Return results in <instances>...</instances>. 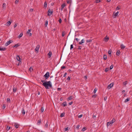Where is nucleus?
<instances>
[{
    "label": "nucleus",
    "instance_id": "obj_1",
    "mask_svg": "<svg viewBox=\"0 0 132 132\" xmlns=\"http://www.w3.org/2000/svg\"><path fill=\"white\" fill-rule=\"evenodd\" d=\"M41 82L43 83V85L46 89H48L49 88H51L52 86L51 82L50 81L45 82L43 80H41Z\"/></svg>",
    "mask_w": 132,
    "mask_h": 132
},
{
    "label": "nucleus",
    "instance_id": "obj_2",
    "mask_svg": "<svg viewBox=\"0 0 132 132\" xmlns=\"http://www.w3.org/2000/svg\"><path fill=\"white\" fill-rule=\"evenodd\" d=\"M53 10H51L50 9H49L48 11V14L47 15L48 16H50L53 13Z\"/></svg>",
    "mask_w": 132,
    "mask_h": 132
},
{
    "label": "nucleus",
    "instance_id": "obj_3",
    "mask_svg": "<svg viewBox=\"0 0 132 132\" xmlns=\"http://www.w3.org/2000/svg\"><path fill=\"white\" fill-rule=\"evenodd\" d=\"M49 76V73L48 72H47L46 73L44 76V77H45L46 79H48Z\"/></svg>",
    "mask_w": 132,
    "mask_h": 132
},
{
    "label": "nucleus",
    "instance_id": "obj_4",
    "mask_svg": "<svg viewBox=\"0 0 132 132\" xmlns=\"http://www.w3.org/2000/svg\"><path fill=\"white\" fill-rule=\"evenodd\" d=\"M39 47L40 46L39 45H37L36 46V47L35 49V50L36 52L37 53L38 52Z\"/></svg>",
    "mask_w": 132,
    "mask_h": 132
},
{
    "label": "nucleus",
    "instance_id": "obj_5",
    "mask_svg": "<svg viewBox=\"0 0 132 132\" xmlns=\"http://www.w3.org/2000/svg\"><path fill=\"white\" fill-rule=\"evenodd\" d=\"M113 85L114 84L113 83H111L109 85H108V89H110L113 86Z\"/></svg>",
    "mask_w": 132,
    "mask_h": 132
},
{
    "label": "nucleus",
    "instance_id": "obj_6",
    "mask_svg": "<svg viewBox=\"0 0 132 132\" xmlns=\"http://www.w3.org/2000/svg\"><path fill=\"white\" fill-rule=\"evenodd\" d=\"M12 42V41L11 40L7 41L5 44V45L6 46H7L10 44Z\"/></svg>",
    "mask_w": 132,
    "mask_h": 132
},
{
    "label": "nucleus",
    "instance_id": "obj_7",
    "mask_svg": "<svg viewBox=\"0 0 132 132\" xmlns=\"http://www.w3.org/2000/svg\"><path fill=\"white\" fill-rule=\"evenodd\" d=\"M16 58L17 60L19 61V63H21V60H20V58L19 55H17Z\"/></svg>",
    "mask_w": 132,
    "mask_h": 132
},
{
    "label": "nucleus",
    "instance_id": "obj_8",
    "mask_svg": "<svg viewBox=\"0 0 132 132\" xmlns=\"http://www.w3.org/2000/svg\"><path fill=\"white\" fill-rule=\"evenodd\" d=\"M112 124V123H111V121L107 123V127L109 126H111Z\"/></svg>",
    "mask_w": 132,
    "mask_h": 132
},
{
    "label": "nucleus",
    "instance_id": "obj_9",
    "mask_svg": "<svg viewBox=\"0 0 132 132\" xmlns=\"http://www.w3.org/2000/svg\"><path fill=\"white\" fill-rule=\"evenodd\" d=\"M31 29H29L27 32V33L29 34V35L30 36H31L32 35L31 33H30V32L31 31Z\"/></svg>",
    "mask_w": 132,
    "mask_h": 132
},
{
    "label": "nucleus",
    "instance_id": "obj_10",
    "mask_svg": "<svg viewBox=\"0 0 132 132\" xmlns=\"http://www.w3.org/2000/svg\"><path fill=\"white\" fill-rule=\"evenodd\" d=\"M52 52H51V51H50L49 52L48 54V55L49 56V58H50L51 57V56L52 55Z\"/></svg>",
    "mask_w": 132,
    "mask_h": 132
},
{
    "label": "nucleus",
    "instance_id": "obj_11",
    "mask_svg": "<svg viewBox=\"0 0 132 132\" xmlns=\"http://www.w3.org/2000/svg\"><path fill=\"white\" fill-rule=\"evenodd\" d=\"M120 47L121 49L123 50L124 49L125 47V46L123 45L122 44L121 45Z\"/></svg>",
    "mask_w": 132,
    "mask_h": 132
},
{
    "label": "nucleus",
    "instance_id": "obj_12",
    "mask_svg": "<svg viewBox=\"0 0 132 132\" xmlns=\"http://www.w3.org/2000/svg\"><path fill=\"white\" fill-rule=\"evenodd\" d=\"M41 119H39L38 120L37 122V124L38 125H39L40 124V123L41 122Z\"/></svg>",
    "mask_w": 132,
    "mask_h": 132
},
{
    "label": "nucleus",
    "instance_id": "obj_13",
    "mask_svg": "<svg viewBox=\"0 0 132 132\" xmlns=\"http://www.w3.org/2000/svg\"><path fill=\"white\" fill-rule=\"evenodd\" d=\"M119 14V12H117L115 14L113 15V17L114 18H116V16H117Z\"/></svg>",
    "mask_w": 132,
    "mask_h": 132
},
{
    "label": "nucleus",
    "instance_id": "obj_14",
    "mask_svg": "<svg viewBox=\"0 0 132 132\" xmlns=\"http://www.w3.org/2000/svg\"><path fill=\"white\" fill-rule=\"evenodd\" d=\"M109 39V38L108 37H107V36H106L105 39H104V40L105 42H107L108 41Z\"/></svg>",
    "mask_w": 132,
    "mask_h": 132
},
{
    "label": "nucleus",
    "instance_id": "obj_15",
    "mask_svg": "<svg viewBox=\"0 0 132 132\" xmlns=\"http://www.w3.org/2000/svg\"><path fill=\"white\" fill-rule=\"evenodd\" d=\"M20 46V45H19V44H15V45L13 46V47H15L16 48L18 46Z\"/></svg>",
    "mask_w": 132,
    "mask_h": 132
},
{
    "label": "nucleus",
    "instance_id": "obj_16",
    "mask_svg": "<svg viewBox=\"0 0 132 132\" xmlns=\"http://www.w3.org/2000/svg\"><path fill=\"white\" fill-rule=\"evenodd\" d=\"M14 126L16 128H17L18 127V124L17 123H14Z\"/></svg>",
    "mask_w": 132,
    "mask_h": 132
},
{
    "label": "nucleus",
    "instance_id": "obj_17",
    "mask_svg": "<svg viewBox=\"0 0 132 132\" xmlns=\"http://www.w3.org/2000/svg\"><path fill=\"white\" fill-rule=\"evenodd\" d=\"M116 121V120L114 118H113L112 120L111 121V122L112 124L114 123Z\"/></svg>",
    "mask_w": 132,
    "mask_h": 132
},
{
    "label": "nucleus",
    "instance_id": "obj_18",
    "mask_svg": "<svg viewBox=\"0 0 132 132\" xmlns=\"http://www.w3.org/2000/svg\"><path fill=\"white\" fill-rule=\"evenodd\" d=\"M84 39H82L81 40V41L79 42V44H81L82 43H84Z\"/></svg>",
    "mask_w": 132,
    "mask_h": 132
},
{
    "label": "nucleus",
    "instance_id": "obj_19",
    "mask_svg": "<svg viewBox=\"0 0 132 132\" xmlns=\"http://www.w3.org/2000/svg\"><path fill=\"white\" fill-rule=\"evenodd\" d=\"M62 105L64 107H65L67 105V103L65 102H63L62 104Z\"/></svg>",
    "mask_w": 132,
    "mask_h": 132
},
{
    "label": "nucleus",
    "instance_id": "obj_20",
    "mask_svg": "<svg viewBox=\"0 0 132 132\" xmlns=\"http://www.w3.org/2000/svg\"><path fill=\"white\" fill-rule=\"evenodd\" d=\"M23 35V34L22 33H20V34L19 35L18 38H20L22 37Z\"/></svg>",
    "mask_w": 132,
    "mask_h": 132
},
{
    "label": "nucleus",
    "instance_id": "obj_21",
    "mask_svg": "<svg viewBox=\"0 0 132 132\" xmlns=\"http://www.w3.org/2000/svg\"><path fill=\"white\" fill-rule=\"evenodd\" d=\"M120 53V52L119 51H118L116 52V54L117 55H119Z\"/></svg>",
    "mask_w": 132,
    "mask_h": 132
},
{
    "label": "nucleus",
    "instance_id": "obj_22",
    "mask_svg": "<svg viewBox=\"0 0 132 132\" xmlns=\"http://www.w3.org/2000/svg\"><path fill=\"white\" fill-rule=\"evenodd\" d=\"M22 113L23 115H24L25 113V111L24 109H23L22 110Z\"/></svg>",
    "mask_w": 132,
    "mask_h": 132
},
{
    "label": "nucleus",
    "instance_id": "obj_23",
    "mask_svg": "<svg viewBox=\"0 0 132 132\" xmlns=\"http://www.w3.org/2000/svg\"><path fill=\"white\" fill-rule=\"evenodd\" d=\"M44 6L46 8L47 7V3L46 2H45L44 4Z\"/></svg>",
    "mask_w": 132,
    "mask_h": 132
},
{
    "label": "nucleus",
    "instance_id": "obj_24",
    "mask_svg": "<svg viewBox=\"0 0 132 132\" xmlns=\"http://www.w3.org/2000/svg\"><path fill=\"white\" fill-rule=\"evenodd\" d=\"M130 98H129V99L128 98H127V99H126L125 100V103H126V102H128V101H130Z\"/></svg>",
    "mask_w": 132,
    "mask_h": 132
},
{
    "label": "nucleus",
    "instance_id": "obj_25",
    "mask_svg": "<svg viewBox=\"0 0 132 132\" xmlns=\"http://www.w3.org/2000/svg\"><path fill=\"white\" fill-rule=\"evenodd\" d=\"M65 6V3H63L61 5V7L62 8H64V7Z\"/></svg>",
    "mask_w": 132,
    "mask_h": 132
},
{
    "label": "nucleus",
    "instance_id": "obj_26",
    "mask_svg": "<svg viewBox=\"0 0 132 132\" xmlns=\"http://www.w3.org/2000/svg\"><path fill=\"white\" fill-rule=\"evenodd\" d=\"M64 114H65V113H63L61 114L60 116L61 117H63L64 116Z\"/></svg>",
    "mask_w": 132,
    "mask_h": 132
},
{
    "label": "nucleus",
    "instance_id": "obj_27",
    "mask_svg": "<svg viewBox=\"0 0 132 132\" xmlns=\"http://www.w3.org/2000/svg\"><path fill=\"white\" fill-rule=\"evenodd\" d=\"M6 48H0V51H5L6 50Z\"/></svg>",
    "mask_w": 132,
    "mask_h": 132
},
{
    "label": "nucleus",
    "instance_id": "obj_28",
    "mask_svg": "<svg viewBox=\"0 0 132 132\" xmlns=\"http://www.w3.org/2000/svg\"><path fill=\"white\" fill-rule=\"evenodd\" d=\"M48 21L47 20H46V21L45 24V27H46L47 26V25L48 24Z\"/></svg>",
    "mask_w": 132,
    "mask_h": 132
},
{
    "label": "nucleus",
    "instance_id": "obj_29",
    "mask_svg": "<svg viewBox=\"0 0 132 132\" xmlns=\"http://www.w3.org/2000/svg\"><path fill=\"white\" fill-rule=\"evenodd\" d=\"M103 59L104 60H106L107 59V56L106 55H104L103 56Z\"/></svg>",
    "mask_w": 132,
    "mask_h": 132
},
{
    "label": "nucleus",
    "instance_id": "obj_30",
    "mask_svg": "<svg viewBox=\"0 0 132 132\" xmlns=\"http://www.w3.org/2000/svg\"><path fill=\"white\" fill-rule=\"evenodd\" d=\"M96 115H94V113L92 116V118L94 119H96Z\"/></svg>",
    "mask_w": 132,
    "mask_h": 132
},
{
    "label": "nucleus",
    "instance_id": "obj_31",
    "mask_svg": "<svg viewBox=\"0 0 132 132\" xmlns=\"http://www.w3.org/2000/svg\"><path fill=\"white\" fill-rule=\"evenodd\" d=\"M13 90L14 92H15L16 90V89L15 87H13Z\"/></svg>",
    "mask_w": 132,
    "mask_h": 132
},
{
    "label": "nucleus",
    "instance_id": "obj_32",
    "mask_svg": "<svg viewBox=\"0 0 132 132\" xmlns=\"http://www.w3.org/2000/svg\"><path fill=\"white\" fill-rule=\"evenodd\" d=\"M3 7L5 9L6 7V4L5 3H4L3 4Z\"/></svg>",
    "mask_w": 132,
    "mask_h": 132
},
{
    "label": "nucleus",
    "instance_id": "obj_33",
    "mask_svg": "<svg viewBox=\"0 0 132 132\" xmlns=\"http://www.w3.org/2000/svg\"><path fill=\"white\" fill-rule=\"evenodd\" d=\"M11 22L10 21H9L8 22H7V24L9 25H10L11 24Z\"/></svg>",
    "mask_w": 132,
    "mask_h": 132
},
{
    "label": "nucleus",
    "instance_id": "obj_34",
    "mask_svg": "<svg viewBox=\"0 0 132 132\" xmlns=\"http://www.w3.org/2000/svg\"><path fill=\"white\" fill-rule=\"evenodd\" d=\"M45 127L46 128H48V125L47 124V122L46 124H45Z\"/></svg>",
    "mask_w": 132,
    "mask_h": 132
},
{
    "label": "nucleus",
    "instance_id": "obj_35",
    "mask_svg": "<svg viewBox=\"0 0 132 132\" xmlns=\"http://www.w3.org/2000/svg\"><path fill=\"white\" fill-rule=\"evenodd\" d=\"M44 108L43 107H42L41 108V111L42 112H43L44 111Z\"/></svg>",
    "mask_w": 132,
    "mask_h": 132
},
{
    "label": "nucleus",
    "instance_id": "obj_36",
    "mask_svg": "<svg viewBox=\"0 0 132 132\" xmlns=\"http://www.w3.org/2000/svg\"><path fill=\"white\" fill-rule=\"evenodd\" d=\"M32 70V67H30L29 68V71L30 72H31Z\"/></svg>",
    "mask_w": 132,
    "mask_h": 132
},
{
    "label": "nucleus",
    "instance_id": "obj_37",
    "mask_svg": "<svg viewBox=\"0 0 132 132\" xmlns=\"http://www.w3.org/2000/svg\"><path fill=\"white\" fill-rule=\"evenodd\" d=\"M127 81H126L125 82H123V84L125 86H126V85L127 84Z\"/></svg>",
    "mask_w": 132,
    "mask_h": 132
},
{
    "label": "nucleus",
    "instance_id": "obj_38",
    "mask_svg": "<svg viewBox=\"0 0 132 132\" xmlns=\"http://www.w3.org/2000/svg\"><path fill=\"white\" fill-rule=\"evenodd\" d=\"M65 35V32H63L62 33V37H64V36Z\"/></svg>",
    "mask_w": 132,
    "mask_h": 132
},
{
    "label": "nucleus",
    "instance_id": "obj_39",
    "mask_svg": "<svg viewBox=\"0 0 132 132\" xmlns=\"http://www.w3.org/2000/svg\"><path fill=\"white\" fill-rule=\"evenodd\" d=\"M97 89H96V88H95L94 90V91H93V93H95L96 92V91H97Z\"/></svg>",
    "mask_w": 132,
    "mask_h": 132
},
{
    "label": "nucleus",
    "instance_id": "obj_40",
    "mask_svg": "<svg viewBox=\"0 0 132 132\" xmlns=\"http://www.w3.org/2000/svg\"><path fill=\"white\" fill-rule=\"evenodd\" d=\"M86 128L85 127H83V128L81 130L82 131H84L85 130H86Z\"/></svg>",
    "mask_w": 132,
    "mask_h": 132
},
{
    "label": "nucleus",
    "instance_id": "obj_41",
    "mask_svg": "<svg viewBox=\"0 0 132 132\" xmlns=\"http://www.w3.org/2000/svg\"><path fill=\"white\" fill-rule=\"evenodd\" d=\"M111 50H110L108 52V53L109 54H111Z\"/></svg>",
    "mask_w": 132,
    "mask_h": 132
},
{
    "label": "nucleus",
    "instance_id": "obj_42",
    "mask_svg": "<svg viewBox=\"0 0 132 132\" xmlns=\"http://www.w3.org/2000/svg\"><path fill=\"white\" fill-rule=\"evenodd\" d=\"M7 101L8 102H10V99L9 98H7Z\"/></svg>",
    "mask_w": 132,
    "mask_h": 132
},
{
    "label": "nucleus",
    "instance_id": "obj_43",
    "mask_svg": "<svg viewBox=\"0 0 132 132\" xmlns=\"http://www.w3.org/2000/svg\"><path fill=\"white\" fill-rule=\"evenodd\" d=\"M72 99V97H71V96H70L69 97L68 99H67V100L69 101V100H71V99Z\"/></svg>",
    "mask_w": 132,
    "mask_h": 132
},
{
    "label": "nucleus",
    "instance_id": "obj_44",
    "mask_svg": "<svg viewBox=\"0 0 132 132\" xmlns=\"http://www.w3.org/2000/svg\"><path fill=\"white\" fill-rule=\"evenodd\" d=\"M19 1V0H16V1L15 2V3L16 4H18V2Z\"/></svg>",
    "mask_w": 132,
    "mask_h": 132
},
{
    "label": "nucleus",
    "instance_id": "obj_45",
    "mask_svg": "<svg viewBox=\"0 0 132 132\" xmlns=\"http://www.w3.org/2000/svg\"><path fill=\"white\" fill-rule=\"evenodd\" d=\"M92 40H86V42L87 43H89L91 42Z\"/></svg>",
    "mask_w": 132,
    "mask_h": 132
},
{
    "label": "nucleus",
    "instance_id": "obj_46",
    "mask_svg": "<svg viewBox=\"0 0 132 132\" xmlns=\"http://www.w3.org/2000/svg\"><path fill=\"white\" fill-rule=\"evenodd\" d=\"M113 68V65H111L110 66V69H112Z\"/></svg>",
    "mask_w": 132,
    "mask_h": 132
},
{
    "label": "nucleus",
    "instance_id": "obj_47",
    "mask_svg": "<svg viewBox=\"0 0 132 132\" xmlns=\"http://www.w3.org/2000/svg\"><path fill=\"white\" fill-rule=\"evenodd\" d=\"M73 48V44H71L70 45V49L71 50Z\"/></svg>",
    "mask_w": 132,
    "mask_h": 132
},
{
    "label": "nucleus",
    "instance_id": "obj_48",
    "mask_svg": "<svg viewBox=\"0 0 132 132\" xmlns=\"http://www.w3.org/2000/svg\"><path fill=\"white\" fill-rule=\"evenodd\" d=\"M65 68V66H62L61 67V69H64Z\"/></svg>",
    "mask_w": 132,
    "mask_h": 132
},
{
    "label": "nucleus",
    "instance_id": "obj_49",
    "mask_svg": "<svg viewBox=\"0 0 132 132\" xmlns=\"http://www.w3.org/2000/svg\"><path fill=\"white\" fill-rule=\"evenodd\" d=\"M5 107H6V106H5V105L4 104L3 105L2 108L3 109H4L5 108Z\"/></svg>",
    "mask_w": 132,
    "mask_h": 132
},
{
    "label": "nucleus",
    "instance_id": "obj_50",
    "mask_svg": "<svg viewBox=\"0 0 132 132\" xmlns=\"http://www.w3.org/2000/svg\"><path fill=\"white\" fill-rule=\"evenodd\" d=\"M69 128L68 127H67L65 128V131H67L68 130Z\"/></svg>",
    "mask_w": 132,
    "mask_h": 132
},
{
    "label": "nucleus",
    "instance_id": "obj_51",
    "mask_svg": "<svg viewBox=\"0 0 132 132\" xmlns=\"http://www.w3.org/2000/svg\"><path fill=\"white\" fill-rule=\"evenodd\" d=\"M59 22L60 23H61V22H62V20H61V19H60L59 20Z\"/></svg>",
    "mask_w": 132,
    "mask_h": 132
},
{
    "label": "nucleus",
    "instance_id": "obj_52",
    "mask_svg": "<svg viewBox=\"0 0 132 132\" xmlns=\"http://www.w3.org/2000/svg\"><path fill=\"white\" fill-rule=\"evenodd\" d=\"M116 10H120V8L118 6H117L116 9Z\"/></svg>",
    "mask_w": 132,
    "mask_h": 132
},
{
    "label": "nucleus",
    "instance_id": "obj_53",
    "mask_svg": "<svg viewBox=\"0 0 132 132\" xmlns=\"http://www.w3.org/2000/svg\"><path fill=\"white\" fill-rule=\"evenodd\" d=\"M107 96H105L104 97V100L105 101H106L107 99Z\"/></svg>",
    "mask_w": 132,
    "mask_h": 132
},
{
    "label": "nucleus",
    "instance_id": "obj_54",
    "mask_svg": "<svg viewBox=\"0 0 132 132\" xmlns=\"http://www.w3.org/2000/svg\"><path fill=\"white\" fill-rule=\"evenodd\" d=\"M96 96V95L95 94L92 97L94 98H95Z\"/></svg>",
    "mask_w": 132,
    "mask_h": 132
},
{
    "label": "nucleus",
    "instance_id": "obj_55",
    "mask_svg": "<svg viewBox=\"0 0 132 132\" xmlns=\"http://www.w3.org/2000/svg\"><path fill=\"white\" fill-rule=\"evenodd\" d=\"M67 79L68 80H69V81L70 80V77L69 76V77L67 78Z\"/></svg>",
    "mask_w": 132,
    "mask_h": 132
},
{
    "label": "nucleus",
    "instance_id": "obj_56",
    "mask_svg": "<svg viewBox=\"0 0 132 132\" xmlns=\"http://www.w3.org/2000/svg\"><path fill=\"white\" fill-rule=\"evenodd\" d=\"M100 2V0H96V3H98Z\"/></svg>",
    "mask_w": 132,
    "mask_h": 132
},
{
    "label": "nucleus",
    "instance_id": "obj_57",
    "mask_svg": "<svg viewBox=\"0 0 132 132\" xmlns=\"http://www.w3.org/2000/svg\"><path fill=\"white\" fill-rule=\"evenodd\" d=\"M80 127V125H78L77 126V127H76V128L77 129H79V128Z\"/></svg>",
    "mask_w": 132,
    "mask_h": 132
},
{
    "label": "nucleus",
    "instance_id": "obj_58",
    "mask_svg": "<svg viewBox=\"0 0 132 132\" xmlns=\"http://www.w3.org/2000/svg\"><path fill=\"white\" fill-rule=\"evenodd\" d=\"M82 114L78 116V118H80L82 117Z\"/></svg>",
    "mask_w": 132,
    "mask_h": 132
},
{
    "label": "nucleus",
    "instance_id": "obj_59",
    "mask_svg": "<svg viewBox=\"0 0 132 132\" xmlns=\"http://www.w3.org/2000/svg\"><path fill=\"white\" fill-rule=\"evenodd\" d=\"M82 47V46H79L78 47V49L79 50H81V49Z\"/></svg>",
    "mask_w": 132,
    "mask_h": 132
},
{
    "label": "nucleus",
    "instance_id": "obj_60",
    "mask_svg": "<svg viewBox=\"0 0 132 132\" xmlns=\"http://www.w3.org/2000/svg\"><path fill=\"white\" fill-rule=\"evenodd\" d=\"M75 40H76V41H77V42H78V40H79V39L78 38H76L75 39Z\"/></svg>",
    "mask_w": 132,
    "mask_h": 132
},
{
    "label": "nucleus",
    "instance_id": "obj_61",
    "mask_svg": "<svg viewBox=\"0 0 132 132\" xmlns=\"http://www.w3.org/2000/svg\"><path fill=\"white\" fill-rule=\"evenodd\" d=\"M67 74V73H66V72L65 73H64V75H63V77H65L66 76V75Z\"/></svg>",
    "mask_w": 132,
    "mask_h": 132
},
{
    "label": "nucleus",
    "instance_id": "obj_62",
    "mask_svg": "<svg viewBox=\"0 0 132 132\" xmlns=\"http://www.w3.org/2000/svg\"><path fill=\"white\" fill-rule=\"evenodd\" d=\"M73 103V102H70L69 103V104L70 105H71V104H72Z\"/></svg>",
    "mask_w": 132,
    "mask_h": 132
},
{
    "label": "nucleus",
    "instance_id": "obj_63",
    "mask_svg": "<svg viewBox=\"0 0 132 132\" xmlns=\"http://www.w3.org/2000/svg\"><path fill=\"white\" fill-rule=\"evenodd\" d=\"M17 26V24H15L14 26V28H15Z\"/></svg>",
    "mask_w": 132,
    "mask_h": 132
},
{
    "label": "nucleus",
    "instance_id": "obj_64",
    "mask_svg": "<svg viewBox=\"0 0 132 132\" xmlns=\"http://www.w3.org/2000/svg\"><path fill=\"white\" fill-rule=\"evenodd\" d=\"M67 3L68 4H69L70 3V1H68L67 2Z\"/></svg>",
    "mask_w": 132,
    "mask_h": 132
}]
</instances>
